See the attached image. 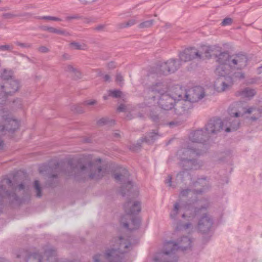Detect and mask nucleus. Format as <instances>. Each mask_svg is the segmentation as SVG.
I'll use <instances>...</instances> for the list:
<instances>
[{
	"instance_id": "obj_44",
	"label": "nucleus",
	"mask_w": 262,
	"mask_h": 262,
	"mask_svg": "<svg viewBox=\"0 0 262 262\" xmlns=\"http://www.w3.org/2000/svg\"><path fill=\"white\" fill-rule=\"evenodd\" d=\"M240 77L241 78H243L244 77V75L242 74H240Z\"/></svg>"
},
{
	"instance_id": "obj_15",
	"label": "nucleus",
	"mask_w": 262,
	"mask_h": 262,
	"mask_svg": "<svg viewBox=\"0 0 262 262\" xmlns=\"http://www.w3.org/2000/svg\"><path fill=\"white\" fill-rule=\"evenodd\" d=\"M34 188L36 190V195L37 196L40 197L41 195L40 188L39 186V184L37 181H35L34 182Z\"/></svg>"
},
{
	"instance_id": "obj_7",
	"label": "nucleus",
	"mask_w": 262,
	"mask_h": 262,
	"mask_svg": "<svg viewBox=\"0 0 262 262\" xmlns=\"http://www.w3.org/2000/svg\"><path fill=\"white\" fill-rule=\"evenodd\" d=\"M178 65H179V61L171 59L163 63L161 66V69L164 74H167L174 72Z\"/></svg>"
},
{
	"instance_id": "obj_1",
	"label": "nucleus",
	"mask_w": 262,
	"mask_h": 262,
	"mask_svg": "<svg viewBox=\"0 0 262 262\" xmlns=\"http://www.w3.org/2000/svg\"><path fill=\"white\" fill-rule=\"evenodd\" d=\"M166 88L162 84H158L154 88L152 91L159 100V104L165 110L171 109L176 100L185 98L186 100L194 102L199 101L204 96V92L201 86H195L188 91L180 85H175L170 88L167 94Z\"/></svg>"
},
{
	"instance_id": "obj_11",
	"label": "nucleus",
	"mask_w": 262,
	"mask_h": 262,
	"mask_svg": "<svg viewBox=\"0 0 262 262\" xmlns=\"http://www.w3.org/2000/svg\"><path fill=\"white\" fill-rule=\"evenodd\" d=\"M191 241L187 237H184L181 241L180 248L182 250H186L187 248L190 246Z\"/></svg>"
},
{
	"instance_id": "obj_5",
	"label": "nucleus",
	"mask_w": 262,
	"mask_h": 262,
	"mask_svg": "<svg viewBox=\"0 0 262 262\" xmlns=\"http://www.w3.org/2000/svg\"><path fill=\"white\" fill-rule=\"evenodd\" d=\"M0 118V137L8 134L10 135L19 127L17 120L8 117V114L4 111L1 113ZM3 142L0 140V147Z\"/></svg>"
},
{
	"instance_id": "obj_28",
	"label": "nucleus",
	"mask_w": 262,
	"mask_h": 262,
	"mask_svg": "<svg viewBox=\"0 0 262 262\" xmlns=\"http://www.w3.org/2000/svg\"><path fill=\"white\" fill-rule=\"evenodd\" d=\"M228 123H230V122H228V121L227 120H224L222 123V124L221 125V128L222 129H223V127H224V125H225L226 126H228Z\"/></svg>"
},
{
	"instance_id": "obj_46",
	"label": "nucleus",
	"mask_w": 262,
	"mask_h": 262,
	"mask_svg": "<svg viewBox=\"0 0 262 262\" xmlns=\"http://www.w3.org/2000/svg\"><path fill=\"white\" fill-rule=\"evenodd\" d=\"M210 132H212V133H214L215 132L214 130H211Z\"/></svg>"
},
{
	"instance_id": "obj_3",
	"label": "nucleus",
	"mask_w": 262,
	"mask_h": 262,
	"mask_svg": "<svg viewBox=\"0 0 262 262\" xmlns=\"http://www.w3.org/2000/svg\"><path fill=\"white\" fill-rule=\"evenodd\" d=\"M216 51H219V47L206 45L201 46L198 50L193 48L187 49L180 54V62L188 61L195 58H208L216 54Z\"/></svg>"
},
{
	"instance_id": "obj_6",
	"label": "nucleus",
	"mask_w": 262,
	"mask_h": 262,
	"mask_svg": "<svg viewBox=\"0 0 262 262\" xmlns=\"http://www.w3.org/2000/svg\"><path fill=\"white\" fill-rule=\"evenodd\" d=\"M101 163V160L98 159L93 163H90L87 166H82L80 167L81 171H95L93 174H91L90 177L92 178H100L103 177L106 172V168H101L99 164Z\"/></svg>"
},
{
	"instance_id": "obj_18",
	"label": "nucleus",
	"mask_w": 262,
	"mask_h": 262,
	"mask_svg": "<svg viewBox=\"0 0 262 262\" xmlns=\"http://www.w3.org/2000/svg\"><path fill=\"white\" fill-rule=\"evenodd\" d=\"M232 23V20L231 18H225L224 19L222 23V24L223 26H227V25H229L230 24H231Z\"/></svg>"
},
{
	"instance_id": "obj_23",
	"label": "nucleus",
	"mask_w": 262,
	"mask_h": 262,
	"mask_svg": "<svg viewBox=\"0 0 262 262\" xmlns=\"http://www.w3.org/2000/svg\"><path fill=\"white\" fill-rule=\"evenodd\" d=\"M43 19H48L51 20H54V21H58L59 20V18L55 17H51V16H45L43 17Z\"/></svg>"
},
{
	"instance_id": "obj_35",
	"label": "nucleus",
	"mask_w": 262,
	"mask_h": 262,
	"mask_svg": "<svg viewBox=\"0 0 262 262\" xmlns=\"http://www.w3.org/2000/svg\"><path fill=\"white\" fill-rule=\"evenodd\" d=\"M131 186H132V185L131 184V183H130V182H129V183H128L126 185V187H128V188H130Z\"/></svg>"
},
{
	"instance_id": "obj_25",
	"label": "nucleus",
	"mask_w": 262,
	"mask_h": 262,
	"mask_svg": "<svg viewBox=\"0 0 262 262\" xmlns=\"http://www.w3.org/2000/svg\"><path fill=\"white\" fill-rule=\"evenodd\" d=\"M97 0H79L83 4H90L97 1Z\"/></svg>"
},
{
	"instance_id": "obj_17",
	"label": "nucleus",
	"mask_w": 262,
	"mask_h": 262,
	"mask_svg": "<svg viewBox=\"0 0 262 262\" xmlns=\"http://www.w3.org/2000/svg\"><path fill=\"white\" fill-rule=\"evenodd\" d=\"M131 224H133L134 226L131 228V229H134L137 228L140 224V221L139 220H133L131 222Z\"/></svg>"
},
{
	"instance_id": "obj_24",
	"label": "nucleus",
	"mask_w": 262,
	"mask_h": 262,
	"mask_svg": "<svg viewBox=\"0 0 262 262\" xmlns=\"http://www.w3.org/2000/svg\"><path fill=\"white\" fill-rule=\"evenodd\" d=\"M72 47L76 49H83L82 46L79 45L78 43H72L71 44Z\"/></svg>"
},
{
	"instance_id": "obj_31",
	"label": "nucleus",
	"mask_w": 262,
	"mask_h": 262,
	"mask_svg": "<svg viewBox=\"0 0 262 262\" xmlns=\"http://www.w3.org/2000/svg\"><path fill=\"white\" fill-rule=\"evenodd\" d=\"M179 205L178 204H176L174 205V209H173V211L176 213H177V212L178 211V209H179Z\"/></svg>"
},
{
	"instance_id": "obj_13",
	"label": "nucleus",
	"mask_w": 262,
	"mask_h": 262,
	"mask_svg": "<svg viewBox=\"0 0 262 262\" xmlns=\"http://www.w3.org/2000/svg\"><path fill=\"white\" fill-rule=\"evenodd\" d=\"M132 209L129 213L130 214H135L136 213H138L140 211V205L138 202L135 203L132 205Z\"/></svg>"
},
{
	"instance_id": "obj_20",
	"label": "nucleus",
	"mask_w": 262,
	"mask_h": 262,
	"mask_svg": "<svg viewBox=\"0 0 262 262\" xmlns=\"http://www.w3.org/2000/svg\"><path fill=\"white\" fill-rule=\"evenodd\" d=\"M136 22H137V20L135 19H130L125 24V27L132 26L134 25V24H135L136 23Z\"/></svg>"
},
{
	"instance_id": "obj_40",
	"label": "nucleus",
	"mask_w": 262,
	"mask_h": 262,
	"mask_svg": "<svg viewBox=\"0 0 262 262\" xmlns=\"http://www.w3.org/2000/svg\"><path fill=\"white\" fill-rule=\"evenodd\" d=\"M4 183H9L10 182L8 180H6L4 181Z\"/></svg>"
},
{
	"instance_id": "obj_41",
	"label": "nucleus",
	"mask_w": 262,
	"mask_h": 262,
	"mask_svg": "<svg viewBox=\"0 0 262 262\" xmlns=\"http://www.w3.org/2000/svg\"><path fill=\"white\" fill-rule=\"evenodd\" d=\"M108 78H109V77H108V75H106L105 76V79L106 80H107L108 79Z\"/></svg>"
},
{
	"instance_id": "obj_2",
	"label": "nucleus",
	"mask_w": 262,
	"mask_h": 262,
	"mask_svg": "<svg viewBox=\"0 0 262 262\" xmlns=\"http://www.w3.org/2000/svg\"><path fill=\"white\" fill-rule=\"evenodd\" d=\"M216 58L219 65L215 69V73L219 78L215 82L214 86L217 92H222L227 90L232 84V78L226 76L231 68L241 69L245 67L247 64V59L244 55L231 57L227 53H221Z\"/></svg>"
},
{
	"instance_id": "obj_8",
	"label": "nucleus",
	"mask_w": 262,
	"mask_h": 262,
	"mask_svg": "<svg viewBox=\"0 0 262 262\" xmlns=\"http://www.w3.org/2000/svg\"><path fill=\"white\" fill-rule=\"evenodd\" d=\"M212 225L211 222L207 216H204L199 221L198 228L201 231H207Z\"/></svg>"
},
{
	"instance_id": "obj_21",
	"label": "nucleus",
	"mask_w": 262,
	"mask_h": 262,
	"mask_svg": "<svg viewBox=\"0 0 262 262\" xmlns=\"http://www.w3.org/2000/svg\"><path fill=\"white\" fill-rule=\"evenodd\" d=\"M118 244L119 245L120 247L123 246L126 248H128L127 245L126 244V243L124 242V239H119Z\"/></svg>"
},
{
	"instance_id": "obj_39",
	"label": "nucleus",
	"mask_w": 262,
	"mask_h": 262,
	"mask_svg": "<svg viewBox=\"0 0 262 262\" xmlns=\"http://www.w3.org/2000/svg\"><path fill=\"white\" fill-rule=\"evenodd\" d=\"M123 226L125 227H128V225H127V224L125 223H123Z\"/></svg>"
},
{
	"instance_id": "obj_37",
	"label": "nucleus",
	"mask_w": 262,
	"mask_h": 262,
	"mask_svg": "<svg viewBox=\"0 0 262 262\" xmlns=\"http://www.w3.org/2000/svg\"><path fill=\"white\" fill-rule=\"evenodd\" d=\"M19 189H22L24 188V186L23 184H20L18 186Z\"/></svg>"
},
{
	"instance_id": "obj_16",
	"label": "nucleus",
	"mask_w": 262,
	"mask_h": 262,
	"mask_svg": "<svg viewBox=\"0 0 262 262\" xmlns=\"http://www.w3.org/2000/svg\"><path fill=\"white\" fill-rule=\"evenodd\" d=\"M109 95L113 97H120L121 96L122 93L119 91H110L109 93Z\"/></svg>"
},
{
	"instance_id": "obj_4",
	"label": "nucleus",
	"mask_w": 262,
	"mask_h": 262,
	"mask_svg": "<svg viewBox=\"0 0 262 262\" xmlns=\"http://www.w3.org/2000/svg\"><path fill=\"white\" fill-rule=\"evenodd\" d=\"M12 73L9 70H4L0 78L1 92H0L1 102L5 100L6 98L9 95L15 93L19 88L18 82L12 79Z\"/></svg>"
},
{
	"instance_id": "obj_9",
	"label": "nucleus",
	"mask_w": 262,
	"mask_h": 262,
	"mask_svg": "<svg viewBox=\"0 0 262 262\" xmlns=\"http://www.w3.org/2000/svg\"><path fill=\"white\" fill-rule=\"evenodd\" d=\"M119 174L115 173L114 178L116 181H123L128 178V172L125 168H120L119 171Z\"/></svg>"
},
{
	"instance_id": "obj_33",
	"label": "nucleus",
	"mask_w": 262,
	"mask_h": 262,
	"mask_svg": "<svg viewBox=\"0 0 262 262\" xmlns=\"http://www.w3.org/2000/svg\"><path fill=\"white\" fill-rule=\"evenodd\" d=\"M125 105H123V104H122V105H120L119 106V107H118V110H119V111H121V112H122V111H124V110H125Z\"/></svg>"
},
{
	"instance_id": "obj_30",
	"label": "nucleus",
	"mask_w": 262,
	"mask_h": 262,
	"mask_svg": "<svg viewBox=\"0 0 262 262\" xmlns=\"http://www.w3.org/2000/svg\"><path fill=\"white\" fill-rule=\"evenodd\" d=\"M47 169V168L45 166H42V167H40L39 168V172L40 173H42L44 171H46Z\"/></svg>"
},
{
	"instance_id": "obj_14",
	"label": "nucleus",
	"mask_w": 262,
	"mask_h": 262,
	"mask_svg": "<svg viewBox=\"0 0 262 262\" xmlns=\"http://www.w3.org/2000/svg\"><path fill=\"white\" fill-rule=\"evenodd\" d=\"M239 126V124L236 122H234L233 124H231L230 127H227L225 130L226 132H229L231 130H235L237 129Z\"/></svg>"
},
{
	"instance_id": "obj_43",
	"label": "nucleus",
	"mask_w": 262,
	"mask_h": 262,
	"mask_svg": "<svg viewBox=\"0 0 262 262\" xmlns=\"http://www.w3.org/2000/svg\"><path fill=\"white\" fill-rule=\"evenodd\" d=\"M251 112H252V111H251V110H247V111L246 112H247V113H251Z\"/></svg>"
},
{
	"instance_id": "obj_34",
	"label": "nucleus",
	"mask_w": 262,
	"mask_h": 262,
	"mask_svg": "<svg viewBox=\"0 0 262 262\" xmlns=\"http://www.w3.org/2000/svg\"><path fill=\"white\" fill-rule=\"evenodd\" d=\"M50 30V31L52 32H55V33H61L60 31H58L56 29H54V28H51Z\"/></svg>"
},
{
	"instance_id": "obj_26",
	"label": "nucleus",
	"mask_w": 262,
	"mask_h": 262,
	"mask_svg": "<svg viewBox=\"0 0 262 262\" xmlns=\"http://www.w3.org/2000/svg\"><path fill=\"white\" fill-rule=\"evenodd\" d=\"M0 49L3 50H11L12 49V47L10 45L2 46L0 47Z\"/></svg>"
},
{
	"instance_id": "obj_12",
	"label": "nucleus",
	"mask_w": 262,
	"mask_h": 262,
	"mask_svg": "<svg viewBox=\"0 0 262 262\" xmlns=\"http://www.w3.org/2000/svg\"><path fill=\"white\" fill-rule=\"evenodd\" d=\"M255 94L254 90L250 89H246L241 93V95L244 97H251Z\"/></svg>"
},
{
	"instance_id": "obj_42",
	"label": "nucleus",
	"mask_w": 262,
	"mask_h": 262,
	"mask_svg": "<svg viewBox=\"0 0 262 262\" xmlns=\"http://www.w3.org/2000/svg\"><path fill=\"white\" fill-rule=\"evenodd\" d=\"M238 116V114L237 113H235L234 114V117H237Z\"/></svg>"
},
{
	"instance_id": "obj_29",
	"label": "nucleus",
	"mask_w": 262,
	"mask_h": 262,
	"mask_svg": "<svg viewBox=\"0 0 262 262\" xmlns=\"http://www.w3.org/2000/svg\"><path fill=\"white\" fill-rule=\"evenodd\" d=\"M123 80V77L121 75H118L116 76V81L117 82H121Z\"/></svg>"
},
{
	"instance_id": "obj_27",
	"label": "nucleus",
	"mask_w": 262,
	"mask_h": 262,
	"mask_svg": "<svg viewBox=\"0 0 262 262\" xmlns=\"http://www.w3.org/2000/svg\"><path fill=\"white\" fill-rule=\"evenodd\" d=\"M104 256L103 255H96L94 259L95 261L99 262V261L101 260L102 258Z\"/></svg>"
},
{
	"instance_id": "obj_10",
	"label": "nucleus",
	"mask_w": 262,
	"mask_h": 262,
	"mask_svg": "<svg viewBox=\"0 0 262 262\" xmlns=\"http://www.w3.org/2000/svg\"><path fill=\"white\" fill-rule=\"evenodd\" d=\"M164 248L165 249V254H168L170 253V252L178 248V245L173 242H168L165 244Z\"/></svg>"
},
{
	"instance_id": "obj_45",
	"label": "nucleus",
	"mask_w": 262,
	"mask_h": 262,
	"mask_svg": "<svg viewBox=\"0 0 262 262\" xmlns=\"http://www.w3.org/2000/svg\"><path fill=\"white\" fill-rule=\"evenodd\" d=\"M112 255L111 253H107L106 256L107 257H108L110 255Z\"/></svg>"
},
{
	"instance_id": "obj_36",
	"label": "nucleus",
	"mask_w": 262,
	"mask_h": 262,
	"mask_svg": "<svg viewBox=\"0 0 262 262\" xmlns=\"http://www.w3.org/2000/svg\"><path fill=\"white\" fill-rule=\"evenodd\" d=\"M257 70H258V73H261V72H262V66H261V67H259V68L257 69Z\"/></svg>"
},
{
	"instance_id": "obj_38",
	"label": "nucleus",
	"mask_w": 262,
	"mask_h": 262,
	"mask_svg": "<svg viewBox=\"0 0 262 262\" xmlns=\"http://www.w3.org/2000/svg\"><path fill=\"white\" fill-rule=\"evenodd\" d=\"M200 134H201V131H197V132H196L195 133V134L196 135H197V136H198V135H200Z\"/></svg>"
},
{
	"instance_id": "obj_19",
	"label": "nucleus",
	"mask_w": 262,
	"mask_h": 262,
	"mask_svg": "<svg viewBox=\"0 0 262 262\" xmlns=\"http://www.w3.org/2000/svg\"><path fill=\"white\" fill-rule=\"evenodd\" d=\"M3 17L6 19L12 18L15 16V15L12 13H6L3 14Z\"/></svg>"
},
{
	"instance_id": "obj_32",
	"label": "nucleus",
	"mask_w": 262,
	"mask_h": 262,
	"mask_svg": "<svg viewBox=\"0 0 262 262\" xmlns=\"http://www.w3.org/2000/svg\"><path fill=\"white\" fill-rule=\"evenodd\" d=\"M86 103L88 105H93L96 103V101L95 100H89Z\"/></svg>"
},
{
	"instance_id": "obj_22",
	"label": "nucleus",
	"mask_w": 262,
	"mask_h": 262,
	"mask_svg": "<svg viewBox=\"0 0 262 262\" xmlns=\"http://www.w3.org/2000/svg\"><path fill=\"white\" fill-rule=\"evenodd\" d=\"M152 23L151 21H147L140 25V27L143 28L144 27H149L152 25Z\"/></svg>"
}]
</instances>
